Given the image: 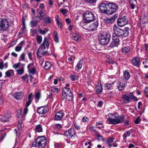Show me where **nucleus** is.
<instances>
[{
    "label": "nucleus",
    "instance_id": "6",
    "mask_svg": "<svg viewBox=\"0 0 148 148\" xmlns=\"http://www.w3.org/2000/svg\"><path fill=\"white\" fill-rule=\"evenodd\" d=\"M84 18L86 23H88L94 21L95 17L94 13L90 11L85 12L84 14Z\"/></svg>",
    "mask_w": 148,
    "mask_h": 148
},
{
    "label": "nucleus",
    "instance_id": "41",
    "mask_svg": "<svg viewBox=\"0 0 148 148\" xmlns=\"http://www.w3.org/2000/svg\"><path fill=\"white\" fill-rule=\"evenodd\" d=\"M105 23H106V24H110L113 23V21L112 20L107 19L104 20Z\"/></svg>",
    "mask_w": 148,
    "mask_h": 148
},
{
    "label": "nucleus",
    "instance_id": "12",
    "mask_svg": "<svg viewBox=\"0 0 148 148\" xmlns=\"http://www.w3.org/2000/svg\"><path fill=\"white\" fill-rule=\"evenodd\" d=\"M48 110V108L47 106H41L38 108L37 112L39 114H42L46 113Z\"/></svg>",
    "mask_w": 148,
    "mask_h": 148
},
{
    "label": "nucleus",
    "instance_id": "5",
    "mask_svg": "<svg viewBox=\"0 0 148 148\" xmlns=\"http://www.w3.org/2000/svg\"><path fill=\"white\" fill-rule=\"evenodd\" d=\"M9 26V23L8 20L0 18V32L6 31L8 29Z\"/></svg>",
    "mask_w": 148,
    "mask_h": 148
},
{
    "label": "nucleus",
    "instance_id": "60",
    "mask_svg": "<svg viewBox=\"0 0 148 148\" xmlns=\"http://www.w3.org/2000/svg\"><path fill=\"white\" fill-rule=\"evenodd\" d=\"M60 11L63 14H65L66 13V10L65 9H60Z\"/></svg>",
    "mask_w": 148,
    "mask_h": 148
},
{
    "label": "nucleus",
    "instance_id": "25",
    "mask_svg": "<svg viewBox=\"0 0 148 148\" xmlns=\"http://www.w3.org/2000/svg\"><path fill=\"white\" fill-rule=\"evenodd\" d=\"M53 36L55 41L57 43H58L59 42V38L57 32L54 31L53 32Z\"/></svg>",
    "mask_w": 148,
    "mask_h": 148
},
{
    "label": "nucleus",
    "instance_id": "13",
    "mask_svg": "<svg viewBox=\"0 0 148 148\" xmlns=\"http://www.w3.org/2000/svg\"><path fill=\"white\" fill-rule=\"evenodd\" d=\"M113 40L111 42L110 47H112L117 46L118 45L119 42V40L118 38H115L114 37L113 38Z\"/></svg>",
    "mask_w": 148,
    "mask_h": 148
},
{
    "label": "nucleus",
    "instance_id": "46",
    "mask_svg": "<svg viewBox=\"0 0 148 148\" xmlns=\"http://www.w3.org/2000/svg\"><path fill=\"white\" fill-rule=\"evenodd\" d=\"M40 92H36L35 95V97L36 99H39L40 97Z\"/></svg>",
    "mask_w": 148,
    "mask_h": 148
},
{
    "label": "nucleus",
    "instance_id": "40",
    "mask_svg": "<svg viewBox=\"0 0 148 148\" xmlns=\"http://www.w3.org/2000/svg\"><path fill=\"white\" fill-rule=\"evenodd\" d=\"M130 134L131 133L130 132L128 131L126 132L123 136L124 139H125L127 137L130 136Z\"/></svg>",
    "mask_w": 148,
    "mask_h": 148
},
{
    "label": "nucleus",
    "instance_id": "33",
    "mask_svg": "<svg viewBox=\"0 0 148 148\" xmlns=\"http://www.w3.org/2000/svg\"><path fill=\"white\" fill-rule=\"evenodd\" d=\"M5 75L8 77H10L11 74H14V71L12 70H9L7 71L5 73Z\"/></svg>",
    "mask_w": 148,
    "mask_h": 148
},
{
    "label": "nucleus",
    "instance_id": "53",
    "mask_svg": "<svg viewBox=\"0 0 148 148\" xmlns=\"http://www.w3.org/2000/svg\"><path fill=\"white\" fill-rule=\"evenodd\" d=\"M25 55L24 53H23L21 54V56L20 58H21V59L23 61L25 60Z\"/></svg>",
    "mask_w": 148,
    "mask_h": 148
},
{
    "label": "nucleus",
    "instance_id": "49",
    "mask_svg": "<svg viewBox=\"0 0 148 148\" xmlns=\"http://www.w3.org/2000/svg\"><path fill=\"white\" fill-rule=\"evenodd\" d=\"M52 90L55 92H58V89L57 88L53 87L51 88Z\"/></svg>",
    "mask_w": 148,
    "mask_h": 148
},
{
    "label": "nucleus",
    "instance_id": "8",
    "mask_svg": "<svg viewBox=\"0 0 148 148\" xmlns=\"http://www.w3.org/2000/svg\"><path fill=\"white\" fill-rule=\"evenodd\" d=\"M108 14H112L117 10L118 7L114 3H109Z\"/></svg>",
    "mask_w": 148,
    "mask_h": 148
},
{
    "label": "nucleus",
    "instance_id": "48",
    "mask_svg": "<svg viewBox=\"0 0 148 148\" xmlns=\"http://www.w3.org/2000/svg\"><path fill=\"white\" fill-rule=\"evenodd\" d=\"M85 2L92 3L95 2L97 0H84Z\"/></svg>",
    "mask_w": 148,
    "mask_h": 148
},
{
    "label": "nucleus",
    "instance_id": "4",
    "mask_svg": "<svg viewBox=\"0 0 148 148\" xmlns=\"http://www.w3.org/2000/svg\"><path fill=\"white\" fill-rule=\"evenodd\" d=\"M114 33L116 36L120 37H125L128 36V32L126 31H124L116 25H114L113 27Z\"/></svg>",
    "mask_w": 148,
    "mask_h": 148
},
{
    "label": "nucleus",
    "instance_id": "58",
    "mask_svg": "<svg viewBox=\"0 0 148 148\" xmlns=\"http://www.w3.org/2000/svg\"><path fill=\"white\" fill-rule=\"evenodd\" d=\"M76 76L74 75H71L70 76V77L72 81H75V80Z\"/></svg>",
    "mask_w": 148,
    "mask_h": 148
},
{
    "label": "nucleus",
    "instance_id": "26",
    "mask_svg": "<svg viewBox=\"0 0 148 148\" xmlns=\"http://www.w3.org/2000/svg\"><path fill=\"white\" fill-rule=\"evenodd\" d=\"M32 93H31L29 95L28 97V101L26 103V106H28L31 103L32 99Z\"/></svg>",
    "mask_w": 148,
    "mask_h": 148
},
{
    "label": "nucleus",
    "instance_id": "63",
    "mask_svg": "<svg viewBox=\"0 0 148 148\" xmlns=\"http://www.w3.org/2000/svg\"><path fill=\"white\" fill-rule=\"evenodd\" d=\"M17 115H20L21 114L22 111L21 110H18L17 111Z\"/></svg>",
    "mask_w": 148,
    "mask_h": 148
},
{
    "label": "nucleus",
    "instance_id": "42",
    "mask_svg": "<svg viewBox=\"0 0 148 148\" xmlns=\"http://www.w3.org/2000/svg\"><path fill=\"white\" fill-rule=\"evenodd\" d=\"M113 84V83L106 84L105 85V87L107 88V89H108V90H109L111 88L112 86V85Z\"/></svg>",
    "mask_w": 148,
    "mask_h": 148
},
{
    "label": "nucleus",
    "instance_id": "29",
    "mask_svg": "<svg viewBox=\"0 0 148 148\" xmlns=\"http://www.w3.org/2000/svg\"><path fill=\"white\" fill-rule=\"evenodd\" d=\"M124 78L126 80H128L130 77V75L128 72L126 71L123 73Z\"/></svg>",
    "mask_w": 148,
    "mask_h": 148
},
{
    "label": "nucleus",
    "instance_id": "2",
    "mask_svg": "<svg viewBox=\"0 0 148 148\" xmlns=\"http://www.w3.org/2000/svg\"><path fill=\"white\" fill-rule=\"evenodd\" d=\"M45 45H46L47 48H48L49 46V43L48 42L46 37L45 38L43 43L41 44L37 52V53L38 56L41 57L46 53L47 52L45 51Z\"/></svg>",
    "mask_w": 148,
    "mask_h": 148
},
{
    "label": "nucleus",
    "instance_id": "44",
    "mask_svg": "<svg viewBox=\"0 0 148 148\" xmlns=\"http://www.w3.org/2000/svg\"><path fill=\"white\" fill-rule=\"evenodd\" d=\"M16 71L17 72V74L19 75H21L23 74V73L24 71L23 69H19L17 70Z\"/></svg>",
    "mask_w": 148,
    "mask_h": 148
},
{
    "label": "nucleus",
    "instance_id": "59",
    "mask_svg": "<svg viewBox=\"0 0 148 148\" xmlns=\"http://www.w3.org/2000/svg\"><path fill=\"white\" fill-rule=\"evenodd\" d=\"M28 56L30 60H32V59L33 58L32 57V53L31 52H29L28 53Z\"/></svg>",
    "mask_w": 148,
    "mask_h": 148
},
{
    "label": "nucleus",
    "instance_id": "55",
    "mask_svg": "<svg viewBox=\"0 0 148 148\" xmlns=\"http://www.w3.org/2000/svg\"><path fill=\"white\" fill-rule=\"evenodd\" d=\"M55 127L56 129H60L62 127L61 125L59 124H56L55 125Z\"/></svg>",
    "mask_w": 148,
    "mask_h": 148
},
{
    "label": "nucleus",
    "instance_id": "64",
    "mask_svg": "<svg viewBox=\"0 0 148 148\" xmlns=\"http://www.w3.org/2000/svg\"><path fill=\"white\" fill-rule=\"evenodd\" d=\"M130 98V99L131 100L132 98L134 96L132 94V93H130L128 95H127Z\"/></svg>",
    "mask_w": 148,
    "mask_h": 148
},
{
    "label": "nucleus",
    "instance_id": "11",
    "mask_svg": "<svg viewBox=\"0 0 148 148\" xmlns=\"http://www.w3.org/2000/svg\"><path fill=\"white\" fill-rule=\"evenodd\" d=\"M76 132L73 129H71L68 130L66 131L64 133V135L67 138H72L76 134Z\"/></svg>",
    "mask_w": 148,
    "mask_h": 148
},
{
    "label": "nucleus",
    "instance_id": "51",
    "mask_svg": "<svg viewBox=\"0 0 148 148\" xmlns=\"http://www.w3.org/2000/svg\"><path fill=\"white\" fill-rule=\"evenodd\" d=\"M96 138L98 140H101L102 139V136L100 134H98L96 136Z\"/></svg>",
    "mask_w": 148,
    "mask_h": 148
},
{
    "label": "nucleus",
    "instance_id": "19",
    "mask_svg": "<svg viewBox=\"0 0 148 148\" xmlns=\"http://www.w3.org/2000/svg\"><path fill=\"white\" fill-rule=\"evenodd\" d=\"M37 18L35 17L33 20L30 21L32 27L36 26L37 23L40 22V20L38 21Z\"/></svg>",
    "mask_w": 148,
    "mask_h": 148
},
{
    "label": "nucleus",
    "instance_id": "21",
    "mask_svg": "<svg viewBox=\"0 0 148 148\" xmlns=\"http://www.w3.org/2000/svg\"><path fill=\"white\" fill-rule=\"evenodd\" d=\"M98 23L97 22H95L90 25L89 29L91 31L96 29L98 27Z\"/></svg>",
    "mask_w": 148,
    "mask_h": 148
},
{
    "label": "nucleus",
    "instance_id": "9",
    "mask_svg": "<svg viewBox=\"0 0 148 148\" xmlns=\"http://www.w3.org/2000/svg\"><path fill=\"white\" fill-rule=\"evenodd\" d=\"M109 3H101L99 5V9L102 13L108 14Z\"/></svg>",
    "mask_w": 148,
    "mask_h": 148
},
{
    "label": "nucleus",
    "instance_id": "20",
    "mask_svg": "<svg viewBox=\"0 0 148 148\" xmlns=\"http://www.w3.org/2000/svg\"><path fill=\"white\" fill-rule=\"evenodd\" d=\"M125 85V84L124 83H123L121 82H119L117 85L118 88L119 90L122 91L124 90Z\"/></svg>",
    "mask_w": 148,
    "mask_h": 148
},
{
    "label": "nucleus",
    "instance_id": "57",
    "mask_svg": "<svg viewBox=\"0 0 148 148\" xmlns=\"http://www.w3.org/2000/svg\"><path fill=\"white\" fill-rule=\"evenodd\" d=\"M35 69L34 68H32L30 70V73L33 75L35 73Z\"/></svg>",
    "mask_w": 148,
    "mask_h": 148
},
{
    "label": "nucleus",
    "instance_id": "30",
    "mask_svg": "<svg viewBox=\"0 0 148 148\" xmlns=\"http://www.w3.org/2000/svg\"><path fill=\"white\" fill-rule=\"evenodd\" d=\"M51 64L49 62L47 61L45 63L44 69L46 70H47L50 69L51 67Z\"/></svg>",
    "mask_w": 148,
    "mask_h": 148
},
{
    "label": "nucleus",
    "instance_id": "52",
    "mask_svg": "<svg viewBox=\"0 0 148 148\" xmlns=\"http://www.w3.org/2000/svg\"><path fill=\"white\" fill-rule=\"evenodd\" d=\"M107 62L111 64H113L114 63V61L111 59H108L106 60Z\"/></svg>",
    "mask_w": 148,
    "mask_h": 148
},
{
    "label": "nucleus",
    "instance_id": "15",
    "mask_svg": "<svg viewBox=\"0 0 148 148\" xmlns=\"http://www.w3.org/2000/svg\"><path fill=\"white\" fill-rule=\"evenodd\" d=\"M38 13L39 14V16H36V18H39L40 20L42 19L47 15V14L46 13L45 11L44 10H40L38 12Z\"/></svg>",
    "mask_w": 148,
    "mask_h": 148
},
{
    "label": "nucleus",
    "instance_id": "54",
    "mask_svg": "<svg viewBox=\"0 0 148 148\" xmlns=\"http://www.w3.org/2000/svg\"><path fill=\"white\" fill-rule=\"evenodd\" d=\"M82 120L83 122H86L88 121L89 120V119L86 117L84 116L82 118Z\"/></svg>",
    "mask_w": 148,
    "mask_h": 148
},
{
    "label": "nucleus",
    "instance_id": "7",
    "mask_svg": "<svg viewBox=\"0 0 148 148\" xmlns=\"http://www.w3.org/2000/svg\"><path fill=\"white\" fill-rule=\"evenodd\" d=\"M110 38V35L108 34H106L105 35H102L100 40V43L102 45H105L109 42Z\"/></svg>",
    "mask_w": 148,
    "mask_h": 148
},
{
    "label": "nucleus",
    "instance_id": "38",
    "mask_svg": "<svg viewBox=\"0 0 148 148\" xmlns=\"http://www.w3.org/2000/svg\"><path fill=\"white\" fill-rule=\"evenodd\" d=\"M44 22L46 23H51V20L50 17L48 16L44 19Z\"/></svg>",
    "mask_w": 148,
    "mask_h": 148
},
{
    "label": "nucleus",
    "instance_id": "37",
    "mask_svg": "<svg viewBox=\"0 0 148 148\" xmlns=\"http://www.w3.org/2000/svg\"><path fill=\"white\" fill-rule=\"evenodd\" d=\"M130 7L132 9H134L135 6V4L136 3H135L132 0H130Z\"/></svg>",
    "mask_w": 148,
    "mask_h": 148
},
{
    "label": "nucleus",
    "instance_id": "39",
    "mask_svg": "<svg viewBox=\"0 0 148 148\" xmlns=\"http://www.w3.org/2000/svg\"><path fill=\"white\" fill-rule=\"evenodd\" d=\"M48 31L47 29H45L44 30H42L41 29L39 30V33L41 34L44 35Z\"/></svg>",
    "mask_w": 148,
    "mask_h": 148
},
{
    "label": "nucleus",
    "instance_id": "16",
    "mask_svg": "<svg viewBox=\"0 0 148 148\" xmlns=\"http://www.w3.org/2000/svg\"><path fill=\"white\" fill-rule=\"evenodd\" d=\"M64 115V113L62 112H57L55 115V119L56 120H60Z\"/></svg>",
    "mask_w": 148,
    "mask_h": 148
},
{
    "label": "nucleus",
    "instance_id": "47",
    "mask_svg": "<svg viewBox=\"0 0 148 148\" xmlns=\"http://www.w3.org/2000/svg\"><path fill=\"white\" fill-rule=\"evenodd\" d=\"M141 121V119L139 117H138L135 121V123L136 124H138L139 123L140 121Z\"/></svg>",
    "mask_w": 148,
    "mask_h": 148
},
{
    "label": "nucleus",
    "instance_id": "35",
    "mask_svg": "<svg viewBox=\"0 0 148 148\" xmlns=\"http://www.w3.org/2000/svg\"><path fill=\"white\" fill-rule=\"evenodd\" d=\"M130 49L129 47L127 46L123 48L121 50L123 52L127 53L130 50Z\"/></svg>",
    "mask_w": 148,
    "mask_h": 148
},
{
    "label": "nucleus",
    "instance_id": "34",
    "mask_svg": "<svg viewBox=\"0 0 148 148\" xmlns=\"http://www.w3.org/2000/svg\"><path fill=\"white\" fill-rule=\"evenodd\" d=\"M42 132V129L41 126L40 125H37L35 127V132Z\"/></svg>",
    "mask_w": 148,
    "mask_h": 148
},
{
    "label": "nucleus",
    "instance_id": "22",
    "mask_svg": "<svg viewBox=\"0 0 148 148\" xmlns=\"http://www.w3.org/2000/svg\"><path fill=\"white\" fill-rule=\"evenodd\" d=\"M72 93L71 91L70 90L69 88L66 87H64L62 89V95L66 94H68V93Z\"/></svg>",
    "mask_w": 148,
    "mask_h": 148
},
{
    "label": "nucleus",
    "instance_id": "36",
    "mask_svg": "<svg viewBox=\"0 0 148 148\" xmlns=\"http://www.w3.org/2000/svg\"><path fill=\"white\" fill-rule=\"evenodd\" d=\"M9 119V116L6 117L5 116H4L1 118L0 120L2 122H5L8 121Z\"/></svg>",
    "mask_w": 148,
    "mask_h": 148
},
{
    "label": "nucleus",
    "instance_id": "18",
    "mask_svg": "<svg viewBox=\"0 0 148 148\" xmlns=\"http://www.w3.org/2000/svg\"><path fill=\"white\" fill-rule=\"evenodd\" d=\"M139 59L138 57H135L132 60V64L134 65L137 66H139Z\"/></svg>",
    "mask_w": 148,
    "mask_h": 148
},
{
    "label": "nucleus",
    "instance_id": "28",
    "mask_svg": "<svg viewBox=\"0 0 148 148\" xmlns=\"http://www.w3.org/2000/svg\"><path fill=\"white\" fill-rule=\"evenodd\" d=\"M140 20H142L143 22V23H145L148 21V17L144 15H142L140 16Z\"/></svg>",
    "mask_w": 148,
    "mask_h": 148
},
{
    "label": "nucleus",
    "instance_id": "50",
    "mask_svg": "<svg viewBox=\"0 0 148 148\" xmlns=\"http://www.w3.org/2000/svg\"><path fill=\"white\" fill-rule=\"evenodd\" d=\"M28 106H26V104L25 107V108L24 109V110L23 111V113L25 115L26 114L28 111V109L27 108Z\"/></svg>",
    "mask_w": 148,
    "mask_h": 148
},
{
    "label": "nucleus",
    "instance_id": "31",
    "mask_svg": "<svg viewBox=\"0 0 148 148\" xmlns=\"http://www.w3.org/2000/svg\"><path fill=\"white\" fill-rule=\"evenodd\" d=\"M83 61H79L78 64L76 66L75 69L77 70H79L82 66V64L83 63Z\"/></svg>",
    "mask_w": 148,
    "mask_h": 148
},
{
    "label": "nucleus",
    "instance_id": "27",
    "mask_svg": "<svg viewBox=\"0 0 148 148\" xmlns=\"http://www.w3.org/2000/svg\"><path fill=\"white\" fill-rule=\"evenodd\" d=\"M102 90V87L101 85L100 84L99 85H98L96 87V92L99 94L101 93Z\"/></svg>",
    "mask_w": 148,
    "mask_h": 148
},
{
    "label": "nucleus",
    "instance_id": "1",
    "mask_svg": "<svg viewBox=\"0 0 148 148\" xmlns=\"http://www.w3.org/2000/svg\"><path fill=\"white\" fill-rule=\"evenodd\" d=\"M109 118L107 122L110 124H117L122 123L124 120V116H119L117 113H115L114 114L109 113L108 114Z\"/></svg>",
    "mask_w": 148,
    "mask_h": 148
},
{
    "label": "nucleus",
    "instance_id": "24",
    "mask_svg": "<svg viewBox=\"0 0 148 148\" xmlns=\"http://www.w3.org/2000/svg\"><path fill=\"white\" fill-rule=\"evenodd\" d=\"M23 95V93L21 92H18L16 94L14 98L16 99H21Z\"/></svg>",
    "mask_w": 148,
    "mask_h": 148
},
{
    "label": "nucleus",
    "instance_id": "17",
    "mask_svg": "<svg viewBox=\"0 0 148 148\" xmlns=\"http://www.w3.org/2000/svg\"><path fill=\"white\" fill-rule=\"evenodd\" d=\"M121 97L123 100V102L126 103L131 101L130 98L126 94L122 95Z\"/></svg>",
    "mask_w": 148,
    "mask_h": 148
},
{
    "label": "nucleus",
    "instance_id": "45",
    "mask_svg": "<svg viewBox=\"0 0 148 148\" xmlns=\"http://www.w3.org/2000/svg\"><path fill=\"white\" fill-rule=\"evenodd\" d=\"M22 48V46L19 45V46H17L16 47L15 50L16 51H19L21 50Z\"/></svg>",
    "mask_w": 148,
    "mask_h": 148
},
{
    "label": "nucleus",
    "instance_id": "56",
    "mask_svg": "<svg viewBox=\"0 0 148 148\" xmlns=\"http://www.w3.org/2000/svg\"><path fill=\"white\" fill-rule=\"evenodd\" d=\"M20 65L19 63H18L17 64H15L13 66V67L15 69H16Z\"/></svg>",
    "mask_w": 148,
    "mask_h": 148
},
{
    "label": "nucleus",
    "instance_id": "62",
    "mask_svg": "<svg viewBox=\"0 0 148 148\" xmlns=\"http://www.w3.org/2000/svg\"><path fill=\"white\" fill-rule=\"evenodd\" d=\"M103 102L102 101H99L98 102V106L101 107L102 105Z\"/></svg>",
    "mask_w": 148,
    "mask_h": 148
},
{
    "label": "nucleus",
    "instance_id": "61",
    "mask_svg": "<svg viewBox=\"0 0 148 148\" xmlns=\"http://www.w3.org/2000/svg\"><path fill=\"white\" fill-rule=\"evenodd\" d=\"M142 106V103L141 102H139L138 103V108L139 110H140L141 109V108L140 107Z\"/></svg>",
    "mask_w": 148,
    "mask_h": 148
},
{
    "label": "nucleus",
    "instance_id": "10",
    "mask_svg": "<svg viewBox=\"0 0 148 148\" xmlns=\"http://www.w3.org/2000/svg\"><path fill=\"white\" fill-rule=\"evenodd\" d=\"M128 22L126 17L123 16L118 19L117 21L118 25L120 26H123L127 24Z\"/></svg>",
    "mask_w": 148,
    "mask_h": 148
},
{
    "label": "nucleus",
    "instance_id": "14",
    "mask_svg": "<svg viewBox=\"0 0 148 148\" xmlns=\"http://www.w3.org/2000/svg\"><path fill=\"white\" fill-rule=\"evenodd\" d=\"M62 98L63 100L66 99L67 100H71L73 99V95L72 93H68V94L62 95Z\"/></svg>",
    "mask_w": 148,
    "mask_h": 148
},
{
    "label": "nucleus",
    "instance_id": "3",
    "mask_svg": "<svg viewBox=\"0 0 148 148\" xmlns=\"http://www.w3.org/2000/svg\"><path fill=\"white\" fill-rule=\"evenodd\" d=\"M47 142L46 139L44 136H39L36 140L35 147L38 148H44Z\"/></svg>",
    "mask_w": 148,
    "mask_h": 148
},
{
    "label": "nucleus",
    "instance_id": "32",
    "mask_svg": "<svg viewBox=\"0 0 148 148\" xmlns=\"http://www.w3.org/2000/svg\"><path fill=\"white\" fill-rule=\"evenodd\" d=\"M114 138H110L106 141V143L110 147L112 146V144L113 142Z\"/></svg>",
    "mask_w": 148,
    "mask_h": 148
},
{
    "label": "nucleus",
    "instance_id": "23",
    "mask_svg": "<svg viewBox=\"0 0 148 148\" xmlns=\"http://www.w3.org/2000/svg\"><path fill=\"white\" fill-rule=\"evenodd\" d=\"M72 38V39L75 40L77 42H78L80 38V36L76 34H74L73 35Z\"/></svg>",
    "mask_w": 148,
    "mask_h": 148
},
{
    "label": "nucleus",
    "instance_id": "43",
    "mask_svg": "<svg viewBox=\"0 0 148 148\" xmlns=\"http://www.w3.org/2000/svg\"><path fill=\"white\" fill-rule=\"evenodd\" d=\"M36 40L37 42L38 43H40L42 40V37L41 36H38L36 37Z\"/></svg>",
    "mask_w": 148,
    "mask_h": 148
}]
</instances>
